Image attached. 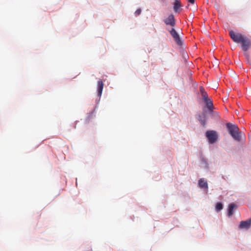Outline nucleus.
<instances>
[{
    "mask_svg": "<svg viewBox=\"0 0 251 251\" xmlns=\"http://www.w3.org/2000/svg\"><path fill=\"white\" fill-rule=\"evenodd\" d=\"M229 35L231 39L236 43H240L245 36L240 33H236L233 30L229 31Z\"/></svg>",
    "mask_w": 251,
    "mask_h": 251,
    "instance_id": "nucleus-3",
    "label": "nucleus"
},
{
    "mask_svg": "<svg viewBox=\"0 0 251 251\" xmlns=\"http://www.w3.org/2000/svg\"><path fill=\"white\" fill-rule=\"evenodd\" d=\"M181 7L180 1L179 0H175L174 3L173 9L176 13H177L179 11V10Z\"/></svg>",
    "mask_w": 251,
    "mask_h": 251,
    "instance_id": "nucleus-8",
    "label": "nucleus"
},
{
    "mask_svg": "<svg viewBox=\"0 0 251 251\" xmlns=\"http://www.w3.org/2000/svg\"><path fill=\"white\" fill-rule=\"evenodd\" d=\"M163 21L166 25H169L172 27L176 25V20L173 14L169 15V16Z\"/></svg>",
    "mask_w": 251,
    "mask_h": 251,
    "instance_id": "nucleus-6",
    "label": "nucleus"
},
{
    "mask_svg": "<svg viewBox=\"0 0 251 251\" xmlns=\"http://www.w3.org/2000/svg\"><path fill=\"white\" fill-rule=\"evenodd\" d=\"M189 1L191 3H194L195 0H189Z\"/></svg>",
    "mask_w": 251,
    "mask_h": 251,
    "instance_id": "nucleus-20",
    "label": "nucleus"
},
{
    "mask_svg": "<svg viewBox=\"0 0 251 251\" xmlns=\"http://www.w3.org/2000/svg\"><path fill=\"white\" fill-rule=\"evenodd\" d=\"M198 120L200 121V122L201 123V125L203 126H205V125H206V119L205 114L204 112L202 113V115H199Z\"/></svg>",
    "mask_w": 251,
    "mask_h": 251,
    "instance_id": "nucleus-12",
    "label": "nucleus"
},
{
    "mask_svg": "<svg viewBox=\"0 0 251 251\" xmlns=\"http://www.w3.org/2000/svg\"><path fill=\"white\" fill-rule=\"evenodd\" d=\"M97 86H98V90H97L98 95V96L100 97L101 95L103 88V83L101 80L98 81Z\"/></svg>",
    "mask_w": 251,
    "mask_h": 251,
    "instance_id": "nucleus-9",
    "label": "nucleus"
},
{
    "mask_svg": "<svg viewBox=\"0 0 251 251\" xmlns=\"http://www.w3.org/2000/svg\"><path fill=\"white\" fill-rule=\"evenodd\" d=\"M201 96H202V100H203V101L206 100H207V99H209L208 98V95H207L206 92L202 93V94L201 95Z\"/></svg>",
    "mask_w": 251,
    "mask_h": 251,
    "instance_id": "nucleus-16",
    "label": "nucleus"
},
{
    "mask_svg": "<svg viewBox=\"0 0 251 251\" xmlns=\"http://www.w3.org/2000/svg\"><path fill=\"white\" fill-rule=\"evenodd\" d=\"M226 127L228 129L229 133L232 138L238 141L241 140V136L239 133V129L235 125H232L231 123H227L226 124Z\"/></svg>",
    "mask_w": 251,
    "mask_h": 251,
    "instance_id": "nucleus-1",
    "label": "nucleus"
},
{
    "mask_svg": "<svg viewBox=\"0 0 251 251\" xmlns=\"http://www.w3.org/2000/svg\"><path fill=\"white\" fill-rule=\"evenodd\" d=\"M251 225V220L250 219L246 221H241L239 225V228H249Z\"/></svg>",
    "mask_w": 251,
    "mask_h": 251,
    "instance_id": "nucleus-7",
    "label": "nucleus"
},
{
    "mask_svg": "<svg viewBox=\"0 0 251 251\" xmlns=\"http://www.w3.org/2000/svg\"><path fill=\"white\" fill-rule=\"evenodd\" d=\"M235 207V204L232 203L229 205L228 207V215L229 216H231L232 215L233 213V209Z\"/></svg>",
    "mask_w": 251,
    "mask_h": 251,
    "instance_id": "nucleus-14",
    "label": "nucleus"
},
{
    "mask_svg": "<svg viewBox=\"0 0 251 251\" xmlns=\"http://www.w3.org/2000/svg\"><path fill=\"white\" fill-rule=\"evenodd\" d=\"M204 102L208 110H211L214 109L212 100L210 98L204 100Z\"/></svg>",
    "mask_w": 251,
    "mask_h": 251,
    "instance_id": "nucleus-10",
    "label": "nucleus"
},
{
    "mask_svg": "<svg viewBox=\"0 0 251 251\" xmlns=\"http://www.w3.org/2000/svg\"><path fill=\"white\" fill-rule=\"evenodd\" d=\"M84 251H92V249L90 247H87L85 248Z\"/></svg>",
    "mask_w": 251,
    "mask_h": 251,
    "instance_id": "nucleus-19",
    "label": "nucleus"
},
{
    "mask_svg": "<svg viewBox=\"0 0 251 251\" xmlns=\"http://www.w3.org/2000/svg\"><path fill=\"white\" fill-rule=\"evenodd\" d=\"M223 208V205L222 203H217L215 206V209L217 211H219Z\"/></svg>",
    "mask_w": 251,
    "mask_h": 251,
    "instance_id": "nucleus-15",
    "label": "nucleus"
},
{
    "mask_svg": "<svg viewBox=\"0 0 251 251\" xmlns=\"http://www.w3.org/2000/svg\"><path fill=\"white\" fill-rule=\"evenodd\" d=\"M200 92H201V95L202 94V93H205L206 92H205L204 91V89L203 87L201 86L200 87Z\"/></svg>",
    "mask_w": 251,
    "mask_h": 251,
    "instance_id": "nucleus-18",
    "label": "nucleus"
},
{
    "mask_svg": "<svg viewBox=\"0 0 251 251\" xmlns=\"http://www.w3.org/2000/svg\"><path fill=\"white\" fill-rule=\"evenodd\" d=\"M240 43H241V47L244 51L248 50L251 46L250 40L245 36L243 38V39L241 40Z\"/></svg>",
    "mask_w": 251,
    "mask_h": 251,
    "instance_id": "nucleus-4",
    "label": "nucleus"
},
{
    "mask_svg": "<svg viewBox=\"0 0 251 251\" xmlns=\"http://www.w3.org/2000/svg\"><path fill=\"white\" fill-rule=\"evenodd\" d=\"M141 13V9L140 8L138 9L135 12V15L136 16L139 15Z\"/></svg>",
    "mask_w": 251,
    "mask_h": 251,
    "instance_id": "nucleus-17",
    "label": "nucleus"
},
{
    "mask_svg": "<svg viewBox=\"0 0 251 251\" xmlns=\"http://www.w3.org/2000/svg\"><path fill=\"white\" fill-rule=\"evenodd\" d=\"M170 34L174 38V40L175 41L176 43L179 46H180L182 45V41L180 39V38L177 33V32L176 31V30L172 28L170 30H169Z\"/></svg>",
    "mask_w": 251,
    "mask_h": 251,
    "instance_id": "nucleus-5",
    "label": "nucleus"
},
{
    "mask_svg": "<svg viewBox=\"0 0 251 251\" xmlns=\"http://www.w3.org/2000/svg\"><path fill=\"white\" fill-rule=\"evenodd\" d=\"M198 184L201 188H208V184L207 182L203 178H200L199 180Z\"/></svg>",
    "mask_w": 251,
    "mask_h": 251,
    "instance_id": "nucleus-11",
    "label": "nucleus"
},
{
    "mask_svg": "<svg viewBox=\"0 0 251 251\" xmlns=\"http://www.w3.org/2000/svg\"><path fill=\"white\" fill-rule=\"evenodd\" d=\"M210 115H211V116L216 119V120H219L220 119V115H219V113L216 111H213V109H212L211 110H208Z\"/></svg>",
    "mask_w": 251,
    "mask_h": 251,
    "instance_id": "nucleus-13",
    "label": "nucleus"
},
{
    "mask_svg": "<svg viewBox=\"0 0 251 251\" xmlns=\"http://www.w3.org/2000/svg\"><path fill=\"white\" fill-rule=\"evenodd\" d=\"M206 137L211 144H213L218 139V135L216 131L214 130H207L205 134Z\"/></svg>",
    "mask_w": 251,
    "mask_h": 251,
    "instance_id": "nucleus-2",
    "label": "nucleus"
}]
</instances>
